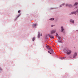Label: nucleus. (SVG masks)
Wrapping results in <instances>:
<instances>
[{
	"label": "nucleus",
	"mask_w": 78,
	"mask_h": 78,
	"mask_svg": "<svg viewBox=\"0 0 78 78\" xmlns=\"http://www.w3.org/2000/svg\"><path fill=\"white\" fill-rule=\"evenodd\" d=\"M64 51L65 53H66L67 55H70L72 53V51L68 49H65Z\"/></svg>",
	"instance_id": "f257e3e1"
},
{
	"label": "nucleus",
	"mask_w": 78,
	"mask_h": 78,
	"mask_svg": "<svg viewBox=\"0 0 78 78\" xmlns=\"http://www.w3.org/2000/svg\"><path fill=\"white\" fill-rule=\"evenodd\" d=\"M76 55H77V53L76 52H74L73 56V58H75L76 57Z\"/></svg>",
	"instance_id": "f03ea898"
},
{
	"label": "nucleus",
	"mask_w": 78,
	"mask_h": 78,
	"mask_svg": "<svg viewBox=\"0 0 78 78\" xmlns=\"http://www.w3.org/2000/svg\"><path fill=\"white\" fill-rule=\"evenodd\" d=\"M56 32V30H52L51 31V34H53V33H55Z\"/></svg>",
	"instance_id": "7ed1b4c3"
},
{
	"label": "nucleus",
	"mask_w": 78,
	"mask_h": 78,
	"mask_svg": "<svg viewBox=\"0 0 78 78\" xmlns=\"http://www.w3.org/2000/svg\"><path fill=\"white\" fill-rule=\"evenodd\" d=\"M76 12L78 13V11H76V12H73L71 13V14H76Z\"/></svg>",
	"instance_id": "20e7f679"
},
{
	"label": "nucleus",
	"mask_w": 78,
	"mask_h": 78,
	"mask_svg": "<svg viewBox=\"0 0 78 78\" xmlns=\"http://www.w3.org/2000/svg\"><path fill=\"white\" fill-rule=\"evenodd\" d=\"M61 32H62L64 30V27H61Z\"/></svg>",
	"instance_id": "39448f33"
},
{
	"label": "nucleus",
	"mask_w": 78,
	"mask_h": 78,
	"mask_svg": "<svg viewBox=\"0 0 78 78\" xmlns=\"http://www.w3.org/2000/svg\"><path fill=\"white\" fill-rule=\"evenodd\" d=\"M66 6H68L69 7H72V5L70 4H66Z\"/></svg>",
	"instance_id": "423d86ee"
},
{
	"label": "nucleus",
	"mask_w": 78,
	"mask_h": 78,
	"mask_svg": "<svg viewBox=\"0 0 78 78\" xmlns=\"http://www.w3.org/2000/svg\"><path fill=\"white\" fill-rule=\"evenodd\" d=\"M49 36L50 38H51V39H54V36L50 35H49Z\"/></svg>",
	"instance_id": "0eeeda50"
},
{
	"label": "nucleus",
	"mask_w": 78,
	"mask_h": 78,
	"mask_svg": "<svg viewBox=\"0 0 78 78\" xmlns=\"http://www.w3.org/2000/svg\"><path fill=\"white\" fill-rule=\"evenodd\" d=\"M47 48L48 49L50 50L51 48V47L49 46H47Z\"/></svg>",
	"instance_id": "6e6552de"
},
{
	"label": "nucleus",
	"mask_w": 78,
	"mask_h": 78,
	"mask_svg": "<svg viewBox=\"0 0 78 78\" xmlns=\"http://www.w3.org/2000/svg\"><path fill=\"white\" fill-rule=\"evenodd\" d=\"M49 50L51 52V53H53V49L51 48Z\"/></svg>",
	"instance_id": "1a4fd4ad"
},
{
	"label": "nucleus",
	"mask_w": 78,
	"mask_h": 78,
	"mask_svg": "<svg viewBox=\"0 0 78 78\" xmlns=\"http://www.w3.org/2000/svg\"><path fill=\"white\" fill-rule=\"evenodd\" d=\"M70 22H72V23H74V20H70Z\"/></svg>",
	"instance_id": "9d476101"
},
{
	"label": "nucleus",
	"mask_w": 78,
	"mask_h": 78,
	"mask_svg": "<svg viewBox=\"0 0 78 78\" xmlns=\"http://www.w3.org/2000/svg\"><path fill=\"white\" fill-rule=\"evenodd\" d=\"M37 26V24H34L33 25V27H36Z\"/></svg>",
	"instance_id": "9b49d317"
},
{
	"label": "nucleus",
	"mask_w": 78,
	"mask_h": 78,
	"mask_svg": "<svg viewBox=\"0 0 78 78\" xmlns=\"http://www.w3.org/2000/svg\"><path fill=\"white\" fill-rule=\"evenodd\" d=\"M58 39L59 40V41H61V38L60 37H59L58 38Z\"/></svg>",
	"instance_id": "f8f14e48"
},
{
	"label": "nucleus",
	"mask_w": 78,
	"mask_h": 78,
	"mask_svg": "<svg viewBox=\"0 0 78 78\" xmlns=\"http://www.w3.org/2000/svg\"><path fill=\"white\" fill-rule=\"evenodd\" d=\"M55 19L54 18H51L50 19V20H54Z\"/></svg>",
	"instance_id": "ddd939ff"
},
{
	"label": "nucleus",
	"mask_w": 78,
	"mask_h": 78,
	"mask_svg": "<svg viewBox=\"0 0 78 78\" xmlns=\"http://www.w3.org/2000/svg\"><path fill=\"white\" fill-rule=\"evenodd\" d=\"M38 37V38H39L40 37V33H39H39Z\"/></svg>",
	"instance_id": "4468645a"
},
{
	"label": "nucleus",
	"mask_w": 78,
	"mask_h": 78,
	"mask_svg": "<svg viewBox=\"0 0 78 78\" xmlns=\"http://www.w3.org/2000/svg\"><path fill=\"white\" fill-rule=\"evenodd\" d=\"M78 5V3L77 2H76L74 4V5Z\"/></svg>",
	"instance_id": "2eb2a0df"
},
{
	"label": "nucleus",
	"mask_w": 78,
	"mask_h": 78,
	"mask_svg": "<svg viewBox=\"0 0 78 78\" xmlns=\"http://www.w3.org/2000/svg\"><path fill=\"white\" fill-rule=\"evenodd\" d=\"M56 37H58V34L57 33L56 34Z\"/></svg>",
	"instance_id": "dca6fc26"
},
{
	"label": "nucleus",
	"mask_w": 78,
	"mask_h": 78,
	"mask_svg": "<svg viewBox=\"0 0 78 78\" xmlns=\"http://www.w3.org/2000/svg\"><path fill=\"white\" fill-rule=\"evenodd\" d=\"M34 40H35V38H34V37L33 38V41H34Z\"/></svg>",
	"instance_id": "f3484780"
},
{
	"label": "nucleus",
	"mask_w": 78,
	"mask_h": 78,
	"mask_svg": "<svg viewBox=\"0 0 78 78\" xmlns=\"http://www.w3.org/2000/svg\"><path fill=\"white\" fill-rule=\"evenodd\" d=\"M48 52L49 53H50V54L51 55V52H50V51H48Z\"/></svg>",
	"instance_id": "a211bd4d"
},
{
	"label": "nucleus",
	"mask_w": 78,
	"mask_h": 78,
	"mask_svg": "<svg viewBox=\"0 0 78 78\" xmlns=\"http://www.w3.org/2000/svg\"><path fill=\"white\" fill-rule=\"evenodd\" d=\"M18 13H20V10H19L18 12Z\"/></svg>",
	"instance_id": "6ab92c4d"
},
{
	"label": "nucleus",
	"mask_w": 78,
	"mask_h": 78,
	"mask_svg": "<svg viewBox=\"0 0 78 78\" xmlns=\"http://www.w3.org/2000/svg\"><path fill=\"white\" fill-rule=\"evenodd\" d=\"M59 43H62V42L61 41H59Z\"/></svg>",
	"instance_id": "aec40b11"
},
{
	"label": "nucleus",
	"mask_w": 78,
	"mask_h": 78,
	"mask_svg": "<svg viewBox=\"0 0 78 78\" xmlns=\"http://www.w3.org/2000/svg\"><path fill=\"white\" fill-rule=\"evenodd\" d=\"M64 5H65V4L63 3V4H62V5L63 6H64Z\"/></svg>",
	"instance_id": "412c9836"
},
{
	"label": "nucleus",
	"mask_w": 78,
	"mask_h": 78,
	"mask_svg": "<svg viewBox=\"0 0 78 78\" xmlns=\"http://www.w3.org/2000/svg\"><path fill=\"white\" fill-rule=\"evenodd\" d=\"M51 27H53V25H51Z\"/></svg>",
	"instance_id": "4be33fe9"
},
{
	"label": "nucleus",
	"mask_w": 78,
	"mask_h": 78,
	"mask_svg": "<svg viewBox=\"0 0 78 78\" xmlns=\"http://www.w3.org/2000/svg\"><path fill=\"white\" fill-rule=\"evenodd\" d=\"M65 57H63L62 58V59H65Z\"/></svg>",
	"instance_id": "5701e85b"
},
{
	"label": "nucleus",
	"mask_w": 78,
	"mask_h": 78,
	"mask_svg": "<svg viewBox=\"0 0 78 78\" xmlns=\"http://www.w3.org/2000/svg\"><path fill=\"white\" fill-rule=\"evenodd\" d=\"M19 17V16H18L17 17Z\"/></svg>",
	"instance_id": "b1692460"
},
{
	"label": "nucleus",
	"mask_w": 78,
	"mask_h": 78,
	"mask_svg": "<svg viewBox=\"0 0 78 78\" xmlns=\"http://www.w3.org/2000/svg\"><path fill=\"white\" fill-rule=\"evenodd\" d=\"M41 36H42V34H41Z\"/></svg>",
	"instance_id": "393cba45"
},
{
	"label": "nucleus",
	"mask_w": 78,
	"mask_h": 78,
	"mask_svg": "<svg viewBox=\"0 0 78 78\" xmlns=\"http://www.w3.org/2000/svg\"><path fill=\"white\" fill-rule=\"evenodd\" d=\"M61 6H62L61 5H60V7H61Z\"/></svg>",
	"instance_id": "a878e982"
},
{
	"label": "nucleus",
	"mask_w": 78,
	"mask_h": 78,
	"mask_svg": "<svg viewBox=\"0 0 78 78\" xmlns=\"http://www.w3.org/2000/svg\"><path fill=\"white\" fill-rule=\"evenodd\" d=\"M0 69H1V68H0Z\"/></svg>",
	"instance_id": "bb28decb"
},
{
	"label": "nucleus",
	"mask_w": 78,
	"mask_h": 78,
	"mask_svg": "<svg viewBox=\"0 0 78 78\" xmlns=\"http://www.w3.org/2000/svg\"><path fill=\"white\" fill-rule=\"evenodd\" d=\"M77 10H78V9H77Z\"/></svg>",
	"instance_id": "cd10ccee"
}]
</instances>
